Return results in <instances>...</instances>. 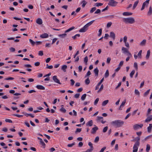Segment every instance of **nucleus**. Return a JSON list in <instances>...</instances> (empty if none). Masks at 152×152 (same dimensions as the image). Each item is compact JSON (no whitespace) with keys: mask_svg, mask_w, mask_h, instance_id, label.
Returning a JSON list of instances; mask_svg holds the SVG:
<instances>
[{"mask_svg":"<svg viewBox=\"0 0 152 152\" xmlns=\"http://www.w3.org/2000/svg\"><path fill=\"white\" fill-rule=\"evenodd\" d=\"M112 22H108L107 24V28H109L110 27V26L112 25Z\"/></svg>","mask_w":152,"mask_h":152,"instance_id":"nucleus-52","label":"nucleus"},{"mask_svg":"<svg viewBox=\"0 0 152 152\" xmlns=\"http://www.w3.org/2000/svg\"><path fill=\"white\" fill-rule=\"evenodd\" d=\"M23 114H24V115L27 117H28V116H30L31 118H33L34 117V115H32V114H28L25 112H23Z\"/></svg>","mask_w":152,"mask_h":152,"instance_id":"nucleus-18","label":"nucleus"},{"mask_svg":"<svg viewBox=\"0 0 152 152\" xmlns=\"http://www.w3.org/2000/svg\"><path fill=\"white\" fill-rule=\"evenodd\" d=\"M152 110V109H151L150 108L148 109V112H147V115H146L147 116H148L149 115V114L150 113L151 111Z\"/></svg>","mask_w":152,"mask_h":152,"instance_id":"nucleus-54","label":"nucleus"},{"mask_svg":"<svg viewBox=\"0 0 152 152\" xmlns=\"http://www.w3.org/2000/svg\"><path fill=\"white\" fill-rule=\"evenodd\" d=\"M14 79V78L12 77H9L7 78H6L4 79L5 80H13Z\"/></svg>","mask_w":152,"mask_h":152,"instance_id":"nucleus-57","label":"nucleus"},{"mask_svg":"<svg viewBox=\"0 0 152 152\" xmlns=\"http://www.w3.org/2000/svg\"><path fill=\"white\" fill-rule=\"evenodd\" d=\"M88 145L90 147V148L87 149V151L91 152L94 149V148L93 146V144L91 142H89L88 143Z\"/></svg>","mask_w":152,"mask_h":152,"instance_id":"nucleus-10","label":"nucleus"},{"mask_svg":"<svg viewBox=\"0 0 152 152\" xmlns=\"http://www.w3.org/2000/svg\"><path fill=\"white\" fill-rule=\"evenodd\" d=\"M135 71L134 70H133L130 74V76L131 78H132L133 75L135 73Z\"/></svg>","mask_w":152,"mask_h":152,"instance_id":"nucleus-32","label":"nucleus"},{"mask_svg":"<svg viewBox=\"0 0 152 152\" xmlns=\"http://www.w3.org/2000/svg\"><path fill=\"white\" fill-rule=\"evenodd\" d=\"M75 142H74L72 143L68 144L67 145V146L69 147H72L74 145H75Z\"/></svg>","mask_w":152,"mask_h":152,"instance_id":"nucleus-56","label":"nucleus"},{"mask_svg":"<svg viewBox=\"0 0 152 152\" xmlns=\"http://www.w3.org/2000/svg\"><path fill=\"white\" fill-rule=\"evenodd\" d=\"M91 72L90 71H88L87 72L86 75L85 76V77H87L89 76L90 75H91Z\"/></svg>","mask_w":152,"mask_h":152,"instance_id":"nucleus-55","label":"nucleus"},{"mask_svg":"<svg viewBox=\"0 0 152 152\" xmlns=\"http://www.w3.org/2000/svg\"><path fill=\"white\" fill-rule=\"evenodd\" d=\"M46 66V68L47 69H51L53 68V66L52 65H48V64H47Z\"/></svg>","mask_w":152,"mask_h":152,"instance_id":"nucleus-53","label":"nucleus"},{"mask_svg":"<svg viewBox=\"0 0 152 152\" xmlns=\"http://www.w3.org/2000/svg\"><path fill=\"white\" fill-rule=\"evenodd\" d=\"M103 118L102 117L98 116L97 117V120L98 122H101L102 123L104 124L106 122V121H104L103 120Z\"/></svg>","mask_w":152,"mask_h":152,"instance_id":"nucleus-6","label":"nucleus"},{"mask_svg":"<svg viewBox=\"0 0 152 152\" xmlns=\"http://www.w3.org/2000/svg\"><path fill=\"white\" fill-rule=\"evenodd\" d=\"M48 36V35L47 33H44L40 35V37L44 38H47Z\"/></svg>","mask_w":152,"mask_h":152,"instance_id":"nucleus-16","label":"nucleus"},{"mask_svg":"<svg viewBox=\"0 0 152 152\" xmlns=\"http://www.w3.org/2000/svg\"><path fill=\"white\" fill-rule=\"evenodd\" d=\"M5 121L6 122H9L10 123H12V121L11 120H10L9 119H7L5 120Z\"/></svg>","mask_w":152,"mask_h":152,"instance_id":"nucleus-60","label":"nucleus"},{"mask_svg":"<svg viewBox=\"0 0 152 152\" xmlns=\"http://www.w3.org/2000/svg\"><path fill=\"white\" fill-rule=\"evenodd\" d=\"M60 111L61 112L65 113L66 112V110L63 107H61V108L60 109Z\"/></svg>","mask_w":152,"mask_h":152,"instance_id":"nucleus-33","label":"nucleus"},{"mask_svg":"<svg viewBox=\"0 0 152 152\" xmlns=\"http://www.w3.org/2000/svg\"><path fill=\"white\" fill-rule=\"evenodd\" d=\"M111 58L110 57H108L107 59V62L108 64H109L110 63V60H111Z\"/></svg>","mask_w":152,"mask_h":152,"instance_id":"nucleus-63","label":"nucleus"},{"mask_svg":"<svg viewBox=\"0 0 152 152\" xmlns=\"http://www.w3.org/2000/svg\"><path fill=\"white\" fill-rule=\"evenodd\" d=\"M40 144L43 146L44 148L45 147V144L42 140L40 141Z\"/></svg>","mask_w":152,"mask_h":152,"instance_id":"nucleus-29","label":"nucleus"},{"mask_svg":"<svg viewBox=\"0 0 152 152\" xmlns=\"http://www.w3.org/2000/svg\"><path fill=\"white\" fill-rule=\"evenodd\" d=\"M150 149V146L149 144H147L146 145V151L148 152L149 151Z\"/></svg>","mask_w":152,"mask_h":152,"instance_id":"nucleus-39","label":"nucleus"},{"mask_svg":"<svg viewBox=\"0 0 152 152\" xmlns=\"http://www.w3.org/2000/svg\"><path fill=\"white\" fill-rule=\"evenodd\" d=\"M108 129V127L107 126H106L105 127H104L103 129V132L104 133L106 132L107 131V130Z\"/></svg>","mask_w":152,"mask_h":152,"instance_id":"nucleus-48","label":"nucleus"},{"mask_svg":"<svg viewBox=\"0 0 152 152\" xmlns=\"http://www.w3.org/2000/svg\"><path fill=\"white\" fill-rule=\"evenodd\" d=\"M152 13V7L151 6L149 7V10L148 12V15H151Z\"/></svg>","mask_w":152,"mask_h":152,"instance_id":"nucleus-27","label":"nucleus"},{"mask_svg":"<svg viewBox=\"0 0 152 152\" xmlns=\"http://www.w3.org/2000/svg\"><path fill=\"white\" fill-rule=\"evenodd\" d=\"M134 67L135 68L136 70L137 71L138 70V68L137 63L135 62L134 63Z\"/></svg>","mask_w":152,"mask_h":152,"instance_id":"nucleus-43","label":"nucleus"},{"mask_svg":"<svg viewBox=\"0 0 152 152\" xmlns=\"http://www.w3.org/2000/svg\"><path fill=\"white\" fill-rule=\"evenodd\" d=\"M29 40L30 42L31 43L32 45L34 46L36 44V42L34 41L32 39H30Z\"/></svg>","mask_w":152,"mask_h":152,"instance_id":"nucleus-38","label":"nucleus"},{"mask_svg":"<svg viewBox=\"0 0 152 152\" xmlns=\"http://www.w3.org/2000/svg\"><path fill=\"white\" fill-rule=\"evenodd\" d=\"M109 100H105L104 101L102 104V106H104L106 105L108 102Z\"/></svg>","mask_w":152,"mask_h":152,"instance_id":"nucleus-28","label":"nucleus"},{"mask_svg":"<svg viewBox=\"0 0 152 152\" xmlns=\"http://www.w3.org/2000/svg\"><path fill=\"white\" fill-rule=\"evenodd\" d=\"M86 94H84L82 95L81 97V99L82 100H84L86 98Z\"/></svg>","mask_w":152,"mask_h":152,"instance_id":"nucleus-36","label":"nucleus"},{"mask_svg":"<svg viewBox=\"0 0 152 152\" xmlns=\"http://www.w3.org/2000/svg\"><path fill=\"white\" fill-rule=\"evenodd\" d=\"M122 50L124 53H127L126 55L127 56H132L131 53L128 51V50L126 48L123 47L122 48Z\"/></svg>","mask_w":152,"mask_h":152,"instance_id":"nucleus-4","label":"nucleus"},{"mask_svg":"<svg viewBox=\"0 0 152 152\" xmlns=\"http://www.w3.org/2000/svg\"><path fill=\"white\" fill-rule=\"evenodd\" d=\"M85 83L86 84H88L90 83V80L88 78L86 79L85 81Z\"/></svg>","mask_w":152,"mask_h":152,"instance_id":"nucleus-49","label":"nucleus"},{"mask_svg":"<svg viewBox=\"0 0 152 152\" xmlns=\"http://www.w3.org/2000/svg\"><path fill=\"white\" fill-rule=\"evenodd\" d=\"M134 93L136 95L140 96V93L137 89H135L134 91Z\"/></svg>","mask_w":152,"mask_h":152,"instance_id":"nucleus-42","label":"nucleus"},{"mask_svg":"<svg viewBox=\"0 0 152 152\" xmlns=\"http://www.w3.org/2000/svg\"><path fill=\"white\" fill-rule=\"evenodd\" d=\"M80 94L79 93H77L75 94L74 97L75 98H78L80 96Z\"/></svg>","mask_w":152,"mask_h":152,"instance_id":"nucleus-59","label":"nucleus"},{"mask_svg":"<svg viewBox=\"0 0 152 152\" xmlns=\"http://www.w3.org/2000/svg\"><path fill=\"white\" fill-rule=\"evenodd\" d=\"M152 120V115L148 116L145 120V122L147 123Z\"/></svg>","mask_w":152,"mask_h":152,"instance_id":"nucleus-12","label":"nucleus"},{"mask_svg":"<svg viewBox=\"0 0 152 152\" xmlns=\"http://www.w3.org/2000/svg\"><path fill=\"white\" fill-rule=\"evenodd\" d=\"M146 43V40L143 39L140 43V45L141 46H144L145 45Z\"/></svg>","mask_w":152,"mask_h":152,"instance_id":"nucleus-23","label":"nucleus"},{"mask_svg":"<svg viewBox=\"0 0 152 152\" xmlns=\"http://www.w3.org/2000/svg\"><path fill=\"white\" fill-rule=\"evenodd\" d=\"M94 21V20H93L90 22H89L88 23L86 24V25L88 27L89 26L91 25Z\"/></svg>","mask_w":152,"mask_h":152,"instance_id":"nucleus-40","label":"nucleus"},{"mask_svg":"<svg viewBox=\"0 0 152 152\" xmlns=\"http://www.w3.org/2000/svg\"><path fill=\"white\" fill-rule=\"evenodd\" d=\"M132 13L131 12H124L123 13V15L124 16H129L132 15Z\"/></svg>","mask_w":152,"mask_h":152,"instance_id":"nucleus-19","label":"nucleus"},{"mask_svg":"<svg viewBox=\"0 0 152 152\" xmlns=\"http://www.w3.org/2000/svg\"><path fill=\"white\" fill-rule=\"evenodd\" d=\"M152 136V135H150L149 136H148L145 138L144 139H143L142 140V142H144L145 141H146L147 140L149 139V138H150Z\"/></svg>","mask_w":152,"mask_h":152,"instance_id":"nucleus-31","label":"nucleus"},{"mask_svg":"<svg viewBox=\"0 0 152 152\" xmlns=\"http://www.w3.org/2000/svg\"><path fill=\"white\" fill-rule=\"evenodd\" d=\"M88 27L86 25L83 27L79 30V31L80 32H85L87 30Z\"/></svg>","mask_w":152,"mask_h":152,"instance_id":"nucleus-11","label":"nucleus"},{"mask_svg":"<svg viewBox=\"0 0 152 152\" xmlns=\"http://www.w3.org/2000/svg\"><path fill=\"white\" fill-rule=\"evenodd\" d=\"M24 66L25 67H30L31 68L32 67L29 64H26L24 65Z\"/></svg>","mask_w":152,"mask_h":152,"instance_id":"nucleus-62","label":"nucleus"},{"mask_svg":"<svg viewBox=\"0 0 152 152\" xmlns=\"http://www.w3.org/2000/svg\"><path fill=\"white\" fill-rule=\"evenodd\" d=\"M53 79L55 83L59 84H61V83L60 82V80L57 78V76L56 75H54L53 77Z\"/></svg>","mask_w":152,"mask_h":152,"instance_id":"nucleus-7","label":"nucleus"},{"mask_svg":"<svg viewBox=\"0 0 152 152\" xmlns=\"http://www.w3.org/2000/svg\"><path fill=\"white\" fill-rule=\"evenodd\" d=\"M140 138L139 137H137L135 138L133 140L134 141H136L135 143H138L139 144H140Z\"/></svg>","mask_w":152,"mask_h":152,"instance_id":"nucleus-17","label":"nucleus"},{"mask_svg":"<svg viewBox=\"0 0 152 152\" xmlns=\"http://www.w3.org/2000/svg\"><path fill=\"white\" fill-rule=\"evenodd\" d=\"M150 53V51L149 50H148L147 52V54L146 56V58H149Z\"/></svg>","mask_w":152,"mask_h":152,"instance_id":"nucleus-41","label":"nucleus"},{"mask_svg":"<svg viewBox=\"0 0 152 152\" xmlns=\"http://www.w3.org/2000/svg\"><path fill=\"white\" fill-rule=\"evenodd\" d=\"M12 115L13 116H16L19 118H20L22 117L23 115H19L17 114H13Z\"/></svg>","mask_w":152,"mask_h":152,"instance_id":"nucleus-37","label":"nucleus"},{"mask_svg":"<svg viewBox=\"0 0 152 152\" xmlns=\"http://www.w3.org/2000/svg\"><path fill=\"white\" fill-rule=\"evenodd\" d=\"M118 2L114 0H110L108 4L109 5L112 7H115L117 4Z\"/></svg>","mask_w":152,"mask_h":152,"instance_id":"nucleus-3","label":"nucleus"},{"mask_svg":"<svg viewBox=\"0 0 152 152\" xmlns=\"http://www.w3.org/2000/svg\"><path fill=\"white\" fill-rule=\"evenodd\" d=\"M95 11V7H94L92 8L91 10L90 11V12L92 13Z\"/></svg>","mask_w":152,"mask_h":152,"instance_id":"nucleus-64","label":"nucleus"},{"mask_svg":"<svg viewBox=\"0 0 152 152\" xmlns=\"http://www.w3.org/2000/svg\"><path fill=\"white\" fill-rule=\"evenodd\" d=\"M103 87H104L103 85V84H102L99 90L97 91V92L98 93H99V92H100L102 90H103Z\"/></svg>","mask_w":152,"mask_h":152,"instance_id":"nucleus-44","label":"nucleus"},{"mask_svg":"<svg viewBox=\"0 0 152 152\" xmlns=\"http://www.w3.org/2000/svg\"><path fill=\"white\" fill-rule=\"evenodd\" d=\"M143 126V124H141L140 125L136 124L133 126V128L134 130H137L139 128H142Z\"/></svg>","mask_w":152,"mask_h":152,"instance_id":"nucleus-8","label":"nucleus"},{"mask_svg":"<svg viewBox=\"0 0 152 152\" xmlns=\"http://www.w3.org/2000/svg\"><path fill=\"white\" fill-rule=\"evenodd\" d=\"M103 4V3H96V7H99L102 6Z\"/></svg>","mask_w":152,"mask_h":152,"instance_id":"nucleus-47","label":"nucleus"},{"mask_svg":"<svg viewBox=\"0 0 152 152\" xmlns=\"http://www.w3.org/2000/svg\"><path fill=\"white\" fill-rule=\"evenodd\" d=\"M67 35V34L66 33H64L62 34H59L58 36L62 38H64Z\"/></svg>","mask_w":152,"mask_h":152,"instance_id":"nucleus-25","label":"nucleus"},{"mask_svg":"<svg viewBox=\"0 0 152 152\" xmlns=\"http://www.w3.org/2000/svg\"><path fill=\"white\" fill-rule=\"evenodd\" d=\"M109 75V73L108 70H107L104 75V77L105 78L107 77Z\"/></svg>","mask_w":152,"mask_h":152,"instance_id":"nucleus-34","label":"nucleus"},{"mask_svg":"<svg viewBox=\"0 0 152 152\" xmlns=\"http://www.w3.org/2000/svg\"><path fill=\"white\" fill-rule=\"evenodd\" d=\"M7 39L8 40H14V42H18L19 41V40L18 39H15L13 37L8 38Z\"/></svg>","mask_w":152,"mask_h":152,"instance_id":"nucleus-22","label":"nucleus"},{"mask_svg":"<svg viewBox=\"0 0 152 152\" xmlns=\"http://www.w3.org/2000/svg\"><path fill=\"white\" fill-rule=\"evenodd\" d=\"M83 4L82 5V6L83 7H84L86 4V1H82Z\"/></svg>","mask_w":152,"mask_h":152,"instance_id":"nucleus-61","label":"nucleus"},{"mask_svg":"<svg viewBox=\"0 0 152 152\" xmlns=\"http://www.w3.org/2000/svg\"><path fill=\"white\" fill-rule=\"evenodd\" d=\"M123 21L126 23L132 24L135 22V20L133 18L130 17L128 18H124L123 19Z\"/></svg>","mask_w":152,"mask_h":152,"instance_id":"nucleus-2","label":"nucleus"},{"mask_svg":"<svg viewBox=\"0 0 152 152\" xmlns=\"http://www.w3.org/2000/svg\"><path fill=\"white\" fill-rule=\"evenodd\" d=\"M102 28H100L99 31V33L98 34V36L99 37L101 36L102 34Z\"/></svg>","mask_w":152,"mask_h":152,"instance_id":"nucleus-45","label":"nucleus"},{"mask_svg":"<svg viewBox=\"0 0 152 152\" xmlns=\"http://www.w3.org/2000/svg\"><path fill=\"white\" fill-rule=\"evenodd\" d=\"M152 128V124H149V126L148 127V132H150Z\"/></svg>","mask_w":152,"mask_h":152,"instance_id":"nucleus-21","label":"nucleus"},{"mask_svg":"<svg viewBox=\"0 0 152 152\" xmlns=\"http://www.w3.org/2000/svg\"><path fill=\"white\" fill-rule=\"evenodd\" d=\"M138 2H139L138 1H137L134 2V4L133 6V7L132 8V10H134L135 8L136 7L137 5V4L138 3Z\"/></svg>","mask_w":152,"mask_h":152,"instance_id":"nucleus-24","label":"nucleus"},{"mask_svg":"<svg viewBox=\"0 0 152 152\" xmlns=\"http://www.w3.org/2000/svg\"><path fill=\"white\" fill-rule=\"evenodd\" d=\"M10 51L11 52H14L15 51V49L14 48L11 47L10 48Z\"/></svg>","mask_w":152,"mask_h":152,"instance_id":"nucleus-58","label":"nucleus"},{"mask_svg":"<svg viewBox=\"0 0 152 152\" xmlns=\"http://www.w3.org/2000/svg\"><path fill=\"white\" fill-rule=\"evenodd\" d=\"M36 23L39 25H41L42 23V20L41 18H39L37 19Z\"/></svg>","mask_w":152,"mask_h":152,"instance_id":"nucleus-14","label":"nucleus"},{"mask_svg":"<svg viewBox=\"0 0 152 152\" xmlns=\"http://www.w3.org/2000/svg\"><path fill=\"white\" fill-rule=\"evenodd\" d=\"M93 121L92 120H91L89 121H88L86 124V125L87 126H91L93 125Z\"/></svg>","mask_w":152,"mask_h":152,"instance_id":"nucleus-20","label":"nucleus"},{"mask_svg":"<svg viewBox=\"0 0 152 152\" xmlns=\"http://www.w3.org/2000/svg\"><path fill=\"white\" fill-rule=\"evenodd\" d=\"M138 143H135L134 144L133 147V152H137L138 151V147L140 145Z\"/></svg>","mask_w":152,"mask_h":152,"instance_id":"nucleus-5","label":"nucleus"},{"mask_svg":"<svg viewBox=\"0 0 152 152\" xmlns=\"http://www.w3.org/2000/svg\"><path fill=\"white\" fill-rule=\"evenodd\" d=\"M80 34H77L76 35H75V36H72V38L73 39H75L76 38V37H80Z\"/></svg>","mask_w":152,"mask_h":152,"instance_id":"nucleus-46","label":"nucleus"},{"mask_svg":"<svg viewBox=\"0 0 152 152\" xmlns=\"http://www.w3.org/2000/svg\"><path fill=\"white\" fill-rule=\"evenodd\" d=\"M36 87L38 89L41 90H44L45 89V87L41 85H37L36 86Z\"/></svg>","mask_w":152,"mask_h":152,"instance_id":"nucleus-13","label":"nucleus"},{"mask_svg":"<svg viewBox=\"0 0 152 152\" xmlns=\"http://www.w3.org/2000/svg\"><path fill=\"white\" fill-rule=\"evenodd\" d=\"M67 68V66L66 65H64L61 68V69L64 72L66 71V69Z\"/></svg>","mask_w":152,"mask_h":152,"instance_id":"nucleus-30","label":"nucleus"},{"mask_svg":"<svg viewBox=\"0 0 152 152\" xmlns=\"http://www.w3.org/2000/svg\"><path fill=\"white\" fill-rule=\"evenodd\" d=\"M88 61V58L87 56H86L84 58V62L86 64Z\"/></svg>","mask_w":152,"mask_h":152,"instance_id":"nucleus-51","label":"nucleus"},{"mask_svg":"<svg viewBox=\"0 0 152 152\" xmlns=\"http://www.w3.org/2000/svg\"><path fill=\"white\" fill-rule=\"evenodd\" d=\"M149 1V0H147L143 3L142 6V7L141 9V10H142L144 9L146 5V4H147V6L148 4Z\"/></svg>","mask_w":152,"mask_h":152,"instance_id":"nucleus-9","label":"nucleus"},{"mask_svg":"<svg viewBox=\"0 0 152 152\" xmlns=\"http://www.w3.org/2000/svg\"><path fill=\"white\" fill-rule=\"evenodd\" d=\"M150 91V89H149L147 91H146L145 92V93L144 94V96H147L149 94Z\"/></svg>","mask_w":152,"mask_h":152,"instance_id":"nucleus-35","label":"nucleus"},{"mask_svg":"<svg viewBox=\"0 0 152 152\" xmlns=\"http://www.w3.org/2000/svg\"><path fill=\"white\" fill-rule=\"evenodd\" d=\"M38 55L40 56H42L43 55V51L40 50L39 51Z\"/></svg>","mask_w":152,"mask_h":152,"instance_id":"nucleus-50","label":"nucleus"},{"mask_svg":"<svg viewBox=\"0 0 152 152\" xmlns=\"http://www.w3.org/2000/svg\"><path fill=\"white\" fill-rule=\"evenodd\" d=\"M110 37L113 40H115V35L114 32L111 31L110 32Z\"/></svg>","mask_w":152,"mask_h":152,"instance_id":"nucleus-15","label":"nucleus"},{"mask_svg":"<svg viewBox=\"0 0 152 152\" xmlns=\"http://www.w3.org/2000/svg\"><path fill=\"white\" fill-rule=\"evenodd\" d=\"M124 124V122L120 120L113 121L110 122V124L113 126L117 127L121 126Z\"/></svg>","mask_w":152,"mask_h":152,"instance_id":"nucleus-1","label":"nucleus"},{"mask_svg":"<svg viewBox=\"0 0 152 152\" xmlns=\"http://www.w3.org/2000/svg\"><path fill=\"white\" fill-rule=\"evenodd\" d=\"M126 102V100L125 99L124 101H123L122 102L121 104L120 107L119 108V110H121L122 109H121V108L123 107L125 104Z\"/></svg>","mask_w":152,"mask_h":152,"instance_id":"nucleus-26","label":"nucleus"}]
</instances>
